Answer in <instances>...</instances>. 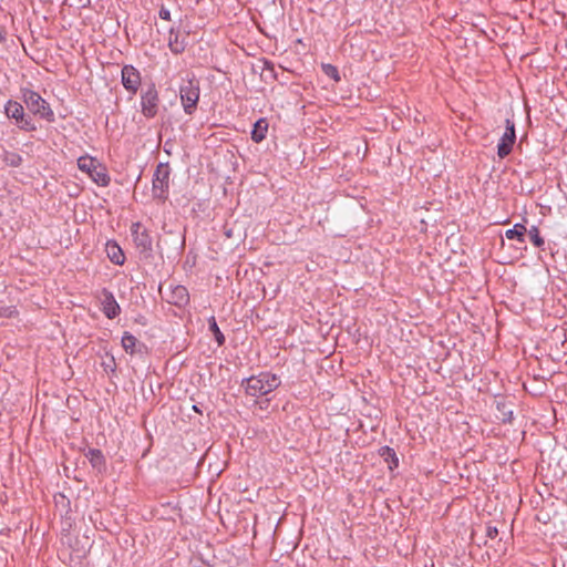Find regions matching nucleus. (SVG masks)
<instances>
[{"instance_id":"nucleus-1","label":"nucleus","mask_w":567,"mask_h":567,"mask_svg":"<svg viewBox=\"0 0 567 567\" xmlns=\"http://www.w3.org/2000/svg\"><path fill=\"white\" fill-rule=\"evenodd\" d=\"M280 380L269 372H261L245 380L246 393L251 396H261L277 389Z\"/></svg>"},{"instance_id":"nucleus-2","label":"nucleus","mask_w":567,"mask_h":567,"mask_svg":"<svg viewBox=\"0 0 567 567\" xmlns=\"http://www.w3.org/2000/svg\"><path fill=\"white\" fill-rule=\"evenodd\" d=\"M78 167L81 172L86 173L90 178L100 186H107L111 182L105 166L95 157L90 155L79 157Z\"/></svg>"},{"instance_id":"nucleus-3","label":"nucleus","mask_w":567,"mask_h":567,"mask_svg":"<svg viewBox=\"0 0 567 567\" xmlns=\"http://www.w3.org/2000/svg\"><path fill=\"white\" fill-rule=\"evenodd\" d=\"M23 101L27 107L35 115L48 122H54V113L49 103L37 92L32 90H24L22 93Z\"/></svg>"},{"instance_id":"nucleus-4","label":"nucleus","mask_w":567,"mask_h":567,"mask_svg":"<svg viewBox=\"0 0 567 567\" xmlns=\"http://www.w3.org/2000/svg\"><path fill=\"white\" fill-rule=\"evenodd\" d=\"M169 174L171 169L168 164L161 163L157 165L154 173L152 187L154 198L159 200H165L167 198L169 188Z\"/></svg>"},{"instance_id":"nucleus-5","label":"nucleus","mask_w":567,"mask_h":567,"mask_svg":"<svg viewBox=\"0 0 567 567\" xmlns=\"http://www.w3.org/2000/svg\"><path fill=\"white\" fill-rule=\"evenodd\" d=\"M179 96L185 113L192 115L195 112L199 100L198 81L192 79L183 84L179 89Z\"/></svg>"},{"instance_id":"nucleus-6","label":"nucleus","mask_w":567,"mask_h":567,"mask_svg":"<svg viewBox=\"0 0 567 567\" xmlns=\"http://www.w3.org/2000/svg\"><path fill=\"white\" fill-rule=\"evenodd\" d=\"M4 113L9 118L16 120L19 128L27 132L35 131V125L30 117L25 116L23 106L19 102L9 100L4 106Z\"/></svg>"},{"instance_id":"nucleus-7","label":"nucleus","mask_w":567,"mask_h":567,"mask_svg":"<svg viewBox=\"0 0 567 567\" xmlns=\"http://www.w3.org/2000/svg\"><path fill=\"white\" fill-rule=\"evenodd\" d=\"M158 92L155 84H151L141 96L142 113L147 118H153L158 111Z\"/></svg>"},{"instance_id":"nucleus-8","label":"nucleus","mask_w":567,"mask_h":567,"mask_svg":"<svg viewBox=\"0 0 567 567\" xmlns=\"http://www.w3.org/2000/svg\"><path fill=\"white\" fill-rule=\"evenodd\" d=\"M516 141L515 133V123L511 118H506L505 121V132L499 140L497 145V155L499 158H505L508 156L513 150V146Z\"/></svg>"},{"instance_id":"nucleus-9","label":"nucleus","mask_w":567,"mask_h":567,"mask_svg":"<svg viewBox=\"0 0 567 567\" xmlns=\"http://www.w3.org/2000/svg\"><path fill=\"white\" fill-rule=\"evenodd\" d=\"M159 293L167 302L178 307L186 305L189 300L188 291L184 286L169 285L166 292L163 291V286H161Z\"/></svg>"},{"instance_id":"nucleus-10","label":"nucleus","mask_w":567,"mask_h":567,"mask_svg":"<svg viewBox=\"0 0 567 567\" xmlns=\"http://www.w3.org/2000/svg\"><path fill=\"white\" fill-rule=\"evenodd\" d=\"M122 84L126 91L135 94L141 85V74L133 65L122 68Z\"/></svg>"},{"instance_id":"nucleus-11","label":"nucleus","mask_w":567,"mask_h":567,"mask_svg":"<svg viewBox=\"0 0 567 567\" xmlns=\"http://www.w3.org/2000/svg\"><path fill=\"white\" fill-rule=\"evenodd\" d=\"M100 299L103 312L109 319H114L120 315V306L111 291L103 289Z\"/></svg>"},{"instance_id":"nucleus-12","label":"nucleus","mask_w":567,"mask_h":567,"mask_svg":"<svg viewBox=\"0 0 567 567\" xmlns=\"http://www.w3.org/2000/svg\"><path fill=\"white\" fill-rule=\"evenodd\" d=\"M268 121L266 118H259L251 131V140L255 143H260L266 138L268 132Z\"/></svg>"},{"instance_id":"nucleus-13","label":"nucleus","mask_w":567,"mask_h":567,"mask_svg":"<svg viewBox=\"0 0 567 567\" xmlns=\"http://www.w3.org/2000/svg\"><path fill=\"white\" fill-rule=\"evenodd\" d=\"M122 347L126 353L134 354L135 352L141 351L143 344L140 343L132 333L124 332L122 337Z\"/></svg>"},{"instance_id":"nucleus-14","label":"nucleus","mask_w":567,"mask_h":567,"mask_svg":"<svg viewBox=\"0 0 567 567\" xmlns=\"http://www.w3.org/2000/svg\"><path fill=\"white\" fill-rule=\"evenodd\" d=\"M168 48L175 54L182 53L186 48L185 38L179 40V33L174 29L169 30Z\"/></svg>"},{"instance_id":"nucleus-15","label":"nucleus","mask_w":567,"mask_h":567,"mask_svg":"<svg viewBox=\"0 0 567 567\" xmlns=\"http://www.w3.org/2000/svg\"><path fill=\"white\" fill-rule=\"evenodd\" d=\"M134 243L142 251L152 249V238L146 229H142L140 235H135Z\"/></svg>"},{"instance_id":"nucleus-16","label":"nucleus","mask_w":567,"mask_h":567,"mask_svg":"<svg viewBox=\"0 0 567 567\" xmlns=\"http://www.w3.org/2000/svg\"><path fill=\"white\" fill-rule=\"evenodd\" d=\"M380 455L384 458V461L389 464V468L392 471L398 467L399 460L393 449L389 446H383L380 450Z\"/></svg>"},{"instance_id":"nucleus-17","label":"nucleus","mask_w":567,"mask_h":567,"mask_svg":"<svg viewBox=\"0 0 567 567\" xmlns=\"http://www.w3.org/2000/svg\"><path fill=\"white\" fill-rule=\"evenodd\" d=\"M107 255L115 265H123L125 261V256L116 244L107 245Z\"/></svg>"},{"instance_id":"nucleus-18","label":"nucleus","mask_w":567,"mask_h":567,"mask_svg":"<svg viewBox=\"0 0 567 567\" xmlns=\"http://www.w3.org/2000/svg\"><path fill=\"white\" fill-rule=\"evenodd\" d=\"M527 229L523 224H516L512 229L506 231V237L508 239H516L519 243H525V234Z\"/></svg>"},{"instance_id":"nucleus-19","label":"nucleus","mask_w":567,"mask_h":567,"mask_svg":"<svg viewBox=\"0 0 567 567\" xmlns=\"http://www.w3.org/2000/svg\"><path fill=\"white\" fill-rule=\"evenodd\" d=\"M2 161L8 166L19 167L22 164V156L16 152L4 151Z\"/></svg>"},{"instance_id":"nucleus-20","label":"nucleus","mask_w":567,"mask_h":567,"mask_svg":"<svg viewBox=\"0 0 567 567\" xmlns=\"http://www.w3.org/2000/svg\"><path fill=\"white\" fill-rule=\"evenodd\" d=\"M87 457L93 467L101 470L104 466V456L100 450L91 449L87 453Z\"/></svg>"},{"instance_id":"nucleus-21","label":"nucleus","mask_w":567,"mask_h":567,"mask_svg":"<svg viewBox=\"0 0 567 567\" xmlns=\"http://www.w3.org/2000/svg\"><path fill=\"white\" fill-rule=\"evenodd\" d=\"M529 240L534 244V246L540 248L544 246L545 241L539 234L538 227L532 226V228L527 231Z\"/></svg>"},{"instance_id":"nucleus-22","label":"nucleus","mask_w":567,"mask_h":567,"mask_svg":"<svg viewBox=\"0 0 567 567\" xmlns=\"http://www.w3.org/2000/svg\"><path fill=\"white\" fill-rule=\"evenodd\" d=\"M209 329L214 333L217 343L219 346H221L225 342V337L221 333V331L219 330V328L217 326V322H216L214 317H212L210 320H209Z\"/></svg>"},{"instance_id":"nucleus-23","label":"nucleus","mask_w":567,"mask_h":567,"mask_svg":"<svg viewBox=\"0 0 567 567\" xmlns=\"http://www.w3.org/2000/svg\"><path fill=\"white\" fill-rule=\"evenodd\" d=\"M321 69L323 71V73L327 76L331 78L333 81H336V82L340 81V75H339V71H338L337 66L326 63V64H322Z\"/></svg>"},{"instance_id":"nucleus-24","label":"nucleus","mask_w":567,"mask_h":567,"mask_svg":"<svg viewBox=\"0 0 567 567\" xmlns=\"http://www.w3.org/2000/svg\"><path fill=\"white\" fill-rule=\"evenodd\" d=\"M18 315V310L16 309V307H1L0 308V317H4V318H12V317H16Z\"/></svg>"},{"instance_id":"nucleus-25","label":"nucleus","mask_w":567,"mask_h":567,"mask_svg":"<svg viewBox=\"0 0 567 567\" xmlns=\"http://www.w3.org/2000/svg\"><path fill=\"white\" fill-rule=\"evenodd\" d=\"M142 229H145V228L141 225V223H134L132 225L131 230H132L133 239L135 238V235H140L141 234Z\"/></svg>"},{"instance_id":"nucleus-26","label":"nucleus","mask_w":567,"mask_h":567,"mask_svg":"<svg viewBox=\"0 0 567 567\" xmlns=\"http://www.w3.org/2000/svg\"><path fill=\"white\" fill-rule=\"evenodd\" d=\"M158 14H159V18L163 19V20H167V21L171 20V12L165 7L161 8Z\"/></svg>"},{"instance_id":"nucleus-27","label":"nucleus","mask_w":567,"mask_h":567,"mask_svg":"<svg viewBox=\"0 0 567 567\" xmlns=\"http://www.w3.org/2000/svg\"><path fill=\"white\" fill-rule=\"evenodd\" d=\"M486 534L489 538H495L497 535H498V530L496 527H493V526H488L487 527V530H486Z\"/></svg>"},{"instance_id":"nucleus-28","label":"nucleus","mask_w":567,"mask_h":567,"mask_svg":"<svg viewBox=\"0 0 567 567\" xmlns=\"http://www.w3.org/2000/svg\"><path fill=\"white\" fill-rule=\"evenodd\" d=\"M512 414H513V413H512V412H509V413H508V417H504V419H503V422H507V421H508V422H511V420H512Z\"/></svg>"}]
</instances>
